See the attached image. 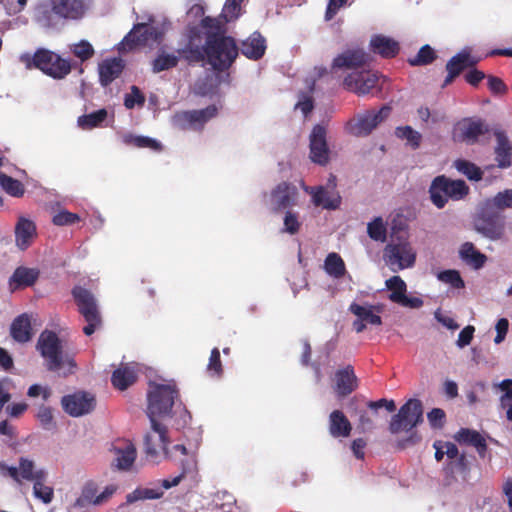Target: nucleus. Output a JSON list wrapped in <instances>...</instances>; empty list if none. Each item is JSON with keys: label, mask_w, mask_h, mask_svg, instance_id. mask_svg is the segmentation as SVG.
<instances>
[{"label": "nucleus", "mask_w": 512, "mask_h": 512, "mask_svg": "<svg viewBox=\"0 0 512 512\" xmlns=\"http://www.w3.org/2000/svg\"><path fill=\"white\" fill-rule=\"evenodd\" d=\"M469 192L470 188L464 180H453L445 175L435 177L429 187L430 200L438 209L444 208L449 200L464 199Z\"/></svg>", "instance_id": "obj_6"}, {"label": "nucleus", "mask_w": 512, "mask_h": 512, "mask_svg": "<svg viewBox=\"0 0 512 512\" xmlns=\"http://www.w3.org/2000/svg\"><path fill=\"white\" fill-rule=\"evenodd\" d=\"M163 36L164 32L158 27L148 23H137L125 36L123 43L129 49H133L136 46H145L149 41L160 42Z\"/></svg>", "instance_id": "obj_14"}, {"label": "nucleus", "mask_w": 512, "mask_h": 512, "mask_svg": "<svg viewBox=\"0 0 512 512\" xmlns=\"http://www.w3.org/2000/svg\"><path fill=\"white\" fill-rule=\"evenodd\" d=\"M10 335L19 343H26L32 339V326L27 314H21L13 320L10 326Z\"/></svg>", "instance_id": "obj_30"}, {"label": "nucleus", "mask_w": 512, "mask_h": 512, "mask_svg": "<svg viewBox=\"0 0 512 512\" xmlns=\"http://www.w3.org/2000/svg\"><path fill=\"white\" fill-rule=\"evenodd\" d=\"M473 229L491 241L503 240L506 236V216L483 202L473 218Z\"/></svg>", "instance_id": "obj_5"}, {"label": "nucleus", "mask_w": 512, "mask_h": 512, "mask_svg": "<svg viewBox=\"0 0 512 512\" xmlns=\"http://www.w3.org/2000/svg\"><path fill=\"white\" fill-rule=\"evenodd\" d=\"M297 188L288 182L279 183L270 193L271 210L278 213L296 204Z\"/></svg>", "instance_id": "obj_16"}, {"label": "nucleus", "mask_w": 512, "mask_h": 512, "mask_svg": "<svg viewBox=\"0 0 512 512\" xmlns=\"http://www.w3.org/2000/svg\"><path fill=\"white\" fill-rule=\"evenodd\" d=\"M477 62L478 60L472 57L470 52L466 50H462L454 55L446 64L448 74L442 87L450 85L464 70L475 67Z\"/></svg>", "instance_id": "obj_18"}, {"label": "nucleus", "mask_w": 512, "mask_h": 512, "mask_svg": "<svg viewBox=\"0 0 512 512\" xmlns=\"http://www.w3.org/2000/svg\"><path fill=\"white\" fill-rule=\"evenodd\" d=\"M326 273L336 279L342 278L346 274V266L341 256L335 252L329 253L324 261Z\"/></svg>", "instance_id": "obj_36"}, {"label": "nucleus", "mask_w": 512, "mask_h": 512, "mask_svg": "<svg viewBox=\"0 0 512 512\" xmlns=\"http://www.w3.org/2000/svg\"><path fill=\"white\" fill-rule=\"evenodd\" d=\"M379 79L378 74L372 71L352 72L344 78L343 85L346 90L363 96L372 93Z\"/></svg>", "instance_id": "obj_13"}, {"label": "nucleus", "mask_w": 512, "mask_h": 512, "mask_svg": "<svg viewBox=\"0 0 512 512\" xmlns=\"http://www.w3.org/2000/svg\"><path fill=\"white\" fill-rule=\"evenodd\" d=\"M107 110L105 108L99 109L89 114L82 115L78 118V126L84 130L93 129L98 127L107 118Z\"/></svg>", "instance_id": "obj_41"}, {"label": "nucleus", "mask_w": 512, "mask_h": 512, "mask_svg": "<svg viewBox=\"0 0 512 512\" xmlns=\"http://www.w3.org/2000/svg\"><path fill=\"white\" fill-rule=\"evenodd\" d=\"M37 236L36 225L33 221L20 217L15 226L16 246L24 251L29 248Z\"/></svg>", "instance_id": "obj_25"}, {"label": "nucleus", "mask_w": 512, "mask_h": 512, "mask_svg": "<svg viewBox=\"0 0 512 512\" xmlns=\"http://www.w3.org/2000/svg\"><path fill=\"white\" fill-rule=\"evenodd\" d=\"M36 22L45 29H53L57 28L59 25V20L62 19L57 13L53 10V7L43 6L40 7L35 16Z\"/></svg>", "instance_id": "obj_38"}, {"label": "nucleus", "mask_w": 512, "mask_h": 512, "mask_svg": "<svg viewBox=\"0 0 512 512\" xmlns=\"http://www.w3.org/2000/svg\"><path fill=\"white\" fill-rule=\"evenodd\" d=\"M125 67L121 58L113 57L104 59L98 67L99 82L103 87L109 86L123 72Z\"/></svg>", "instance_id": "obj_24"}, {"label": "nucleus", "mask_w": 512, "mask_h": 512, "mask_svg": "<svg viewBox=\"0 0 512 512\" xmlns=\"http://www.w3.org/2000/svg\"><path fill=\"white\" fill-rule=\"evenodd\" d=\"M388 243L383 250V260L391 271L397 272L414 266L416 252L407 239L397 238Z\"/></svg>", "instance_id": "obj_9"}, {"label": "nucleus", "mask_w": 512, "mask_h": 512, "mask_svg": "<svg viewBox=\"0 0 512 512\" xmlns=\"http://www.w3.org/2000/svg\"><path fill=\"white\" fill-rule=\"evenodd\" d=\"M327 131L322 125H315L310 134V159L319 165L329 162V148L326 140Z\"/></svg>", "instance_id": "obj_15"}, {"label": "nucleus", "mask_w": 512, "mask_h": 512, "mask_svg": "<svg viewBox=\"0 0 512 512\" xmlns=\"http://www.w3.org/2000/svg\"><path fill=\"white\" fill-rule=\"evenodd\" d=\"M37 419L41 426L46 430H50L55 427L53 410L51 407L45 405L40 406L37 412Z\"/></svg>", "instance_id": "obj_53"}, {"label": "nucleus", "mask_w": 512, "mask_h": 512, "mask_svg": "<svg viewBox=\"0 0 512 512\" xmlns=\"http://www.w3.org/2000/svg\"><path fill=\"white\" fill-rule=\"evenodd\" d=\"M460 257L475 269L483 267L487 260L486 255L476 250L474 244L471 242H465L462 244Z\"/></svg>", "instance_id": "obj_34"}, {"label": "nucleus", "mask_w": 512, "mask_h": 512, "mask_svg": "<svg viewBox=\"0 0 512 512\" xmlns=\"http://www.w3.org/2000/svg\"><path fill=\"white\" fill-rule=\"evenodd\" d=\"M149 419L151 422V430L144 436L145 448H167L169 439L166 426L157 422L155 418Z\"/></svg>", "instance_id": "obj_27"}, {"label": "nucleus", "mask_w": 512, "mask_h": 512, "mask_svg": "<svg viewBox=\"0 0 512 512\" xmlns=\"http://www.w3.org/2000/svg\"><path fill=\"white\" fill-rule=\"evenodd\" d=\"M137 380V373L128 365L117 368L111 376L112 385L118 390H126Z\"/></svg>", "instance_id": "obj_33"}, {"label": "nucleus", "mask_w": 512, "mask_h": 512, "mask_svg": "<svg viewBox=\"0 0 512 512\" xmlns=\"http://www.w3.org/2000/svg\"><path fill=\"white\" fill-rule=\"evenodd\" d=\"M50 5L57 15L65 20H77L85 12L83 0H50Z\"/></svg>", "instance_id": "obj_22"}, {"label": "nucleus", "mask_w": 512, "mask_h": 512, "mask_svg": "<svg viewBox=\"0 0 512 512\" xmlns=\"http://www.w3.org/2000/svg\"><path fill=\"white\" fill-rule=\"evenodd\" d=\"M69 49L76 58L80 59L81 62L91 59L95 54L93 46L87 40H81L78 43L71 44Z\"/></svg>", "instance_id": "obj_47"}, {"label": "nucleus", "mask_w": 512, "mask_h": 512, "mask_svg": "<svg viewBox=\"0 0 512 512\" xmlns=\"http://www.w3.org/2000/svg\"><path fill=\"white\" fill-rule=\"evenodd\" d=\"M11 381L8 378H4L0 381V407H4L5 404L11 399L9 393Z\"/></svg>", "instance_id": "obj_63"}, {"label": "nucleus", "mask_w": 512, "mask_h": 512, "mask_svg": "<svg viewBox=\"0 0 512 512\" xmlns=\"http://www.w3.org/2000/svg\"><path fill=\"white\" fill-rule=\"evenodd\" d=\"M145 103V96L140 91V89L133 85L131 87V93L126 94L124 99V105L127 109H132L135 107V105L142 106Z\"/></svg>", "instance_id": "obj_55"}, {"label": "nucleus", "mask_w": 512, "mask_h": 512, "mask_svg": "<svg viewBox=\"0 0 512 512\" xmlns=\"http://www.w3.org/2000/svg\"><path fill=\"white\" fill-rule=\"evenodd\" d=\"M301 223L296 213L287 211L284 217V231L294 235L299 232Z\"/></svg>", "instance_id": "obj_57"}, {"label": "nucleus", "mask_w": 512, "mask_h": 512, "mask_svg": "<svg viewBox=\"0 0 512 512\" xmlns=\"http://www.w3.org/2000/svg\"><path fill=\"white\" fill-rule=\"evenodd\" d=\"M391 107L384 105L379 111H366L355 119L348 121L347 131L354 136L361 137L369 135L381 122L387 119L391 113Z\"/></svg>", "instance_id": "obj_11"}, {"label": "nucleus", "mask_w": 512, "mask_h": 512, "mask_svg": "<svg viewBox=\"0 0 512 512\" xmlns=\"http://www.w3.org/2000/svg\"><path fill=\"white\" fill-rule=\"evenodd\" d=\"M373 306H362L356 302H353L349 306V311L353 313L356 317L360 318L366 325H375L379 326L382 324V319L379 315L373 312Z\"/></svg>", "instance_id": "obj_35"}, {"label": "nucleus", "mask_w": 512, "mask_h": 512, "mask_svg": "<svg viewBox=\"0 0 512 512\" xmlns=\"http://www.w3.org/2000/svg\"><path fill=\"white\" fill-rule=\"evenodd\" d=\"M179 397V391L175 385L155 384L148 392L147 415L149 418L167 416L171 413L175 400Z\"/></svg>", "instance_id": "obj_8"}, {"label": "nucleus", "mask_w": 512, "mask_h": 512, "mask_svg": "<svg viewBox=\"0 0 512 512\" xmlns=\"http://www.w3.org/2000/svg\"><path fill=\"white\" fill-rule=\"evenodd\" d=\"M347 1L348 0H329L324 16L325 21H331Z\"/></svg>", "instance_id": "obj_60"}, {"label": "nucleus", "mask_w": 512, "mask_h": 512, "mask_svg": "<svg viewBox=\"0 0 512 512\" xmlns=\"http://www.w3.org/2000/svg\"><path fill=\"white\" fill-rule=\"evenodd\" d=\"M0 185L1 187L13 197H21L25 192L24 185L17 179H14L2 172H0Z\"/></svg>", "instance_id": "obj_46"}, {"label": "nucleus", "mask_w": 512, "mask_h": 512, "mask_svg": "<svg viewBox=\"0 0 512 512\" xmlns=\"http://www.w3.org/2000/svg\"><path fill=\"white\" fill-rule=\"evenodd\" d=\"M498 387L503 392L500 397V406L506 410V418L512 421V379L502 380Z\"/></svg>", "instance_id": "obj_43"}, {"label": "nucleus", "mask_w": 512, "mask_h": 512, "mask_svg": "<svg viewBox=\"0 0 512 512\" xmlns=\"http://www.w3.org/2000/svg\"><path fill=\"white\" fill-rule=\"evenodd\" d=\"M454 167L469 180L480 181L483 178V171L480 167L468 160L458 159L454 162Z\"/></svg>", "instance_id": "obj_42"}, {"label": "nucleus", "mask_w": 512, "mask_h": 512, "mask_svg": "<svg viewBox=\"0 0 512 512\" xmlns=\"http://www.w3.org/2000/svg\"><path fill=\"white\" fill-rule=\"evenodd\" d=\"M368 407L375 411L382 407H385L388 412H394L396 410L395 402L384 398L377 401H370Z\"/></svg>", "instance_id": "obj_64"}, {"label": "nucleus", "mask_w": 512, "mask_h": 512, "mask_svg": "<svg viewBox=\"0 0 512 512\" xmlns=\"http://www.w3.org/2000/svg\"><path fill=\"white\" fill-rule=\"evenodd\" d=\"M80 221V217L76 213L67 210H61L53 216L52 222L56 226L73 225Z\"/></svg>", "instance_id": "obj_52"}, {"label": "nucleus", "mask_w": 512, "mask_h": 512, "mask_svg": "<svg viewBox=\"0 0 512 512\" xmlns=\"http://www.w3.org/2000/svg\"><path fill=\"white\" fill-rule=\"evenodd\" d=\"M496 146L494 148L495 161L499 168H508L512 164V143L505 131L495 130Z\"/></svg>", "instance_id": "obj_23"}, {"label": "nucleus", "mask_w": 512, "mask_h": 512, "mask_svg": "<svg viewBox=\"0 0 512 512\" xmlns=\"http://www.w3.org/2000/svg\"><path fill=\"white\" fill-rule=\"evenodd\" d=\"M335 392L339 397H346L358 386V379L351 365L338 369L335 372Z\"/></svg>", "instance_id": "obj_21"}, {"label": "nucleus", "mask_w": 512, "mask_h": 512, "mask_svg": "<svg viewBox=\"0 0 512 512\" xmlns=\"http://www.w3.org/2000/svg\"><path fill=\"white\" fill-rule=\"evenodd\" d=\"M328 186H331V190L319 186L315 189L311 190L312 201L315 206H321L324 209L335 210L339 208L341 204V197L335 191L336 187V177L331 176L329 179Z\"/></svg>", "instance_id": "obj_19"}, {"label": "nucleus", "mask_w": 512, "mask_h": 512, "mask_svg": "<svg viewBox=\"0 0 512 512\" xmlns=\"http://www.w3.org/2000/svg\"><path fill=\"white\" fill-rule=\"evenodd\" d=\"M218 109L215 105H209L200 110H186L177 112L173 116V124L183 131L201 132L206 123L217 115Z\"/></svg>", "instance_id": "obj_10"}, {"label": "nucleus", "mask_w": 512, "mask_h": 512, "mask_svg": "<svg viewBox=\"0 0 512 512\" xmlns=\"http://www.w3.org/2000/svg\"><path fill=\"white\" fill-rule=\"evenodd\" d=\"M37 350L45 359L46 368L49 371H60L64 366H68V373L71 374L76 368V362L73 358L64 356L63 346L58 335L51 330H44L39 335Z\"/></svg>", "instance_id": "obj_4"}, {"label": "nucleus", "mask_w": 512, "mask_h": 512, "mask_svg": "<svg viewBox=\"0 0 512 512\" xmlns=\"http://www.w3.org/2000/svg\"><path fill=\"white\" fill-rule=\"evenodd\" d=\"M498 211L512 208V189L497 193L493 198L485 201Z\"/></svg>", "instance_id": "obj_51"}, {"label": "nucleus", "mask_w": 512, "mask_h": 512, "mask_svg": "<svg viewBox=\"0 0 512 512\" xmlns=\"http://www.w3.org/2000/svg\"><path fill=\"white\" fill-rule=\"evenodd\" d=\"M242 54L249 59L258 60L263 57L266 51L265 38L259 32L252 33L241 43Z\"/></svg>", "instance_id": "obj_28"}, {"label": "nucleus", "mask_w": 512, "mask_h": 512, "mask_svg": "<svg viewBox=\"0 0 512 512\" xmlns=\"http://www.w3.org/2000/svg\"><path fill=\"white\" fill-rule=\"evenodd\" d=\"M429 424L432 428L441 429L443 428L446 421L445 411L441 408H433L427 414Z\"/></svg>", "instance_id": "obj_56"}, {"label": "nucleus", "mask_w": 512, "mask_h": 512, "mask_svg": "<svg viewBox=\"0 0 512 512\" xmlns=\"http://www.w3.org/2000/svg\"><path fill=\"white\" fill-rule=\"evenodd\" d=\"M474 332H475L474 326L468 325V326L464 327L458 335L457 346L460 348H463V347L469 345L473 339Z\"/></svg>", "instance_id": "obj_59"}, {"label": "nucleus", "mask_w": 512, "mask_h": 512, "mask_svg": "<svg viewBox=\"0 0 512 512\" xmlns=\"http://www.w3.org/2000/svg\"><path fill=\"white\" fill-rule=\"evenodd\" d=\"M454 440L462 446L487 448L485 437L478 431L469 428H461L455 433Z\"/></svg>", "instance_id": "obj_32"}, {"label": "nucleus", "mask_w": 512, "mask_h": 512, "mask_svg": "<svg viewBox=\"0 0 512 512\" xmlns=\"http://www.w3.org/2000/svg\"><path fill=\"white\" fill-rule=\"evenodd\" d=\"M226 33L222 20L205 16L198 26L188 28L187 42L178 49L179 55L188 64L206 61L214 71L224 72L239 54L236 40Z\"/></svg>", "instance_id": "obj_1"}, {"label": "nucleus", "mask_w": 512, "mask_h": 512, "mask_svg": "<svg viewBox=\"0 0 512 512\" xmlns=\"http://www.w3.org/2000/svg\"><path fill=\"white\" fill-rule=\"evenodd\" d=\"M244 0H226L221 14L217 17L226 23L236 20L241 14V4Z\"/></svg>", "instance_id": "obj_44"}, {"label": "nucleus", "mask_w": 512, "mask_h": 512, "mask_svg": "<svg viewBox=\"0 0 512 512\" xmlns=\"http://www.w3.org/2000/svg\"><path fill=\"white\" fill-rule=\"evenodd\" d=\"M71 294L78 307L79 313L87 323L83 327V333L90 336L102 325V318L96 298L90 290L80 285L74 286Z\"/></svg>", "instance_id": "obj_7"}, {"label": "nucleus", "mask_w": 512, "mask_h": 512, "mask_svg": "<svg viewBox=\"0 0 512 512\" xmlns=\"http://www.w3.org/2000/svg\"><path fill=\"white\" fill-rule=\"evenodd\" d=\"M369 62V55L363 49H348L334 58L332 69H357Z\"/></svg>", "instance_id": "obj_20"}, {"label": "nucleus", "mask_w": 512, "mask_h": 512, "mask_svg": "<svg viewBox=\"0 0 512 512\" xmlns=\"http://www.w3.org/2000/svg\"><path fill=\"white\" fill-rule=\"evenodd\" d=\"M386 288L391 292L389 300L393 303H399L406 295L407 285L400 276H392L385 282Z\"/></svg>", "instance_id": "obj_40"}, {"label": "nucleus", "mask_w": 512, "mask_h": 512, "mask_svg": "<svg viewBox=\"0 0 512 512\" xmlns=\"http://www.w3.org/2000/svg\"><path fill=\"white\" fill-rule=\"evenodd\" d=\"M486 78L488 80V88L492 94L503 95L507 93L508 87L501 78L493 75H489Z\"/></svg>", "instance_id": "obj_58"}, {"label": "nucleus", "mask_w": 512, "mask_h": 512, "mask_svg": "<svg viewBox=\"0 0 512 512\" xmlns=\"http://www.w3.org/2000/svg\"><path fill=\"white\" fill-rule=\"evenodd\" d=\"M368 236L377 242H385L387 239V227L382 217H375L367 225Z\"/></svg>", "instance_id": "obj_45"}, {"label": "nucleus", "mask_w": 512, "mask_h": 512, "mask_svg": "<svg viewBox=\"0 0 512 512\" xmlns=\"http://www.w3.org/2000/svg\"><path fill=\"white\" fill-rule=\"evenodd\" d=\"M423 422V405L419 399H409L402 405L399 411L394 414L389 423L391 434L406 432L409 436L406 439L407 445H417L421 437L414 428Z\"/></svg>", "instance_id": "obj_3"}, {"label": "nucleus", "mask_w": 512, "mask_h": 512, "mask_svg": "<svg viewBox=\"0 0 512 512\" xmlns=\"http://www.w3.org/2000/svg\"><path fill=\"white\" fill-rule=\"evenodd\" d=\"M395 134L398 138L405 139L413 149H417L420 146L421 134L411 126L398 127Z\"/></svg>", "instance_id": "obj_50"}, {"label": "nucleus", "mask_w": 512, "mask_h": 512, "mask_svg": "<svg viewBox=\"0 0 512 512\" xmlns=\"http://www.w3.org/2000/svg\"><path fill=\"white\" fill-rule=\"evenodd\" d=\"M352 426L345 414L334 410L329 416V432L333 437H348Z\"/></svg>", "instance_id": "obj_31"}, {"label": "nucleus", "mask_w": 512, "mask_h": 512, "mask_svg": "<svg viewBox=\"0 0 512 512\" xmlns=\"http://www.w3.org/2000/svg\"><path fill=\"white\" fill-rule=\"evenodd\" d=\"M207 371L212 376L220 377L223 373L222 363L220 359V351L218 348H213L210 354Z\"/></svg>", "instance_id": "obj_54"}, {"label": "nucleus", "mask_w": 512, "mask_h": 512, "mask_svg": "<svg viewBox=\"0 0 512 512\" xmlns=\"http://www.w3.org/2000/svg\"><path fill=\"white\" fill-rule=\"evenodd\" d=\"M371 50L383 58H394L400 50L399 43L384 35H375L370 41Z\"/></svg>", "instance_id": "obj_29"}, {"label": "nucleus", "mask_w": 512, "mask_h": 512, "mask_svg": "<svg viewBox=\"0 0 512 512\" xmlns=\"http://www.w3.org/2000/svg\"><path fill=\"white\" fill-rule=\"evenodd\" d=\"M496 336L494 338V342L496 344H500L502 341H504L506 334L508 332L509 328V322L506 318H500L496 323Z\"/></svg>", "instance_id": "obj_62"}, {"label": "nucleus", "mask_w": 512, "mask_h": 512, "mask_svg": "<svg viewBox=\"0 0 512 512\" xmlns=\"http://www.w3.org/2000/svg\"><path fill=\"white\" fill-rule=\"evenodd\" d=\"M182 58L177 51V54L174 53H165L159 52L157 57L152 62V71L154 73H159L165 70L172 69L176 67L179 63V59Z\"/></svg>", "instance_id": "obj_39"}, {"label": "nucleus", "mask_w": 512, "mask_h": 512, "mask_svg": "<svg viewBox=\"0 0 512 512\" xmlns=\"http://www.w3.org/2000/svg\"><path fill=\"white\" fill-rule=\"evenodd\" d=\"M438 280L443 283L449 284L454 289H463L465 282L462 279L460 272L454 269L444 270L437 274Z\"/></svg>", "instance_id": "obj_49"}, {"label": "nucleus", "mask_w": 512, "mask_h": 512, "mask_svg": "<svg viewBox=\"0 0 512 512\" xmlns=\"http://www.w3.org/2000/svg\"><path fill=\"white\" fill-rule=\"evenodd\" d=\"M457 137L467 145H474L479 141L480 136L488 133V125L481 119L466 118L458 123Z\"/></svg>", "instance_id": "obj_17"}, {"label": "nucleus", "mask_w": 512, "mask_h": 512, "mask_svg": "<svg viewBox=\"0 0 512 512\" xmlns=\"http://www.w3.org/2000/svg\"><path fill=\"white\" fill-rule=\"evenodd\" d=\"M487 76L483 71H480L478 69H471L469 70L465 75L464 79L465 81L470 84L473 87H477L479 83L484 80Z\"/></svg>", "instance_id": "obj_61"}, {"label": "nucleus", "mask_w": 512, "mask_h": 512, "mask_svg": "<svg viewBox=\"0 0 512 512\" xmlns=\"http://www.w3.org/2000/svg\"><path fill=\"white\" fill-rule=\"evenodd\" d=\"M436 59V53L434 49L426 44L420 48L417 55L414 58L408 59V63L411 66H423L431 64Z\"/></svg>", "instance_id": "obj_48"}, {"label": "nucleus", "mask_w": 512, "mask_h": 512, "mask_svg": "<svg viewBox=\"0 0 512 512\" xmlns=\"http://www.w3.org/2000/svg\"><path fill=\"white\" fill-rule=\"evenodd\" d=\"M63 410L72 417H80L92 412L96 406L95 397L85 391H78L62 397Z\"/></svg>", "instance_id": "obj_12"}, {"label": "nucleus", "mask_w": 512, "mask_h": 512, "mask_svg": "<svg viewBox=\"0 0 512 512\" xmlns=\"http://www.w3.org/2000/svg\"><path fill=\"white\" fill-rule=\"evenodd\" d=\"M122 141L127 146L149 148L154 151H160L162 149L160 142L147 136H136L131 133H127L122 136Z\"/></svg>", "instance_id": "obj_37"}, {"label": "nucleus", "mask_w": 512, "mask_h": 512, "mask_svg": "<svg viewBox=\"0 0 512 512\" xmlns=\"http://www.w3.org/2000/svg\"><path fill=\"white\" fill-rule=\"evenodd\" d=\"M20 60L28 69H38L56 80L64 79L73 68L69 59L62 58L59 54L46 48H38L33 55L23 54Z\"/></svg>", "instance_id": "obj_2"}, {"label": "nucleus", "mask_w": 512, "mask_h": 512, "mask_svg": "<svg viewBox=\"0 0 512 512\" xmlns=\"http://www.w3.org/2000/svg\"><path fill=\"white\" fill-rule=\"evenodd\" d=\"M39 278V270L35 268H27L24 266L17 267L9 278V288L12 292L34 285Z\"/></svg>", "instance_id": "obj_26"}]
</instances>
